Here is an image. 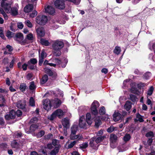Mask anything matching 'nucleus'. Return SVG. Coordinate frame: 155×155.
<instances>
[{"label":"nucleus","instance_id":"f257e3e1","mask_svg":"<svg viewBox=\"0 0 155 155\" xmlns=\"http://www.w3.org/2000/svg\"><path fill=\"white\" fill-rule=\"evenodd\" d=\"M64 113L61 109H58L55 111L50 116H48V118L50 120H52L57 116L61 118L63 116Z\"/></svg>","mask_w":155,"mask_h":155},{"label":"nucleus","instance_id":"f03ea898","mask_svg":"<svg viewBox=\"0 0 155 155\" xmlns=\"http://www.w3.org/2000/svg\"><path fill=\"white\" fill-rule=\"evenodd\" d=\"M36 22L40 25H45L48 20L47 17L45 15H40L36 18Z\"/></svg>","mask_w":155,"mask_h":155},{"label":"nucleus","instance_id":"7ed1b4c3","mask_svg":"<svg viewBox=\"0 0 155 155\" xmlns=\"http://www.w3.org/2000/svg\"><path fill=\"white\" fill-rule=\"evenodd\" d=\"M64 46V43L61 41L57 40L54 41L52 45L53 48L61 49Z\"/></svg>","mask_w":155,"mask_h":155},{"label":"nucleus","instance_id":"20e7f679","mask_svg":"<svg viewBox=\"0 0 155 155\" xmlns=\"http://www.w3.org/2000/svg\"><path fill=\"white\" fill-rule=\"evenodd\" d=\"M55 7L58 9H63L65 8V5L63 0H57L54 3Z\"/></svg>","mask_w":155,"mask_h":155},{"label":"nucleus","instance_id":"39448f33","mask_svg":"<svg viewBox=\"0 0 155 155\" xmlns=\"http://www.w3.org/2000/svg\"><path fill=\"white\" fill-rule=\"evenodd\" d=\"M2 7L7 13H10L11 4L9 3H1Z\"/></svg>","mask_w":155,"mask_h":155},{"label":"nucleus","instance_id":"423d86ee","mask_svg":"<svg viewBox=\"0 0 155 155\" xmlns=\"http://www.w3.org/2000/svg\"><path fill=\"white\" fill-rule=\"evenodd\" d=\"M43 108L46 110H49L51 108V104L50 101L48 99L43 101Z\"/></svg>","mask_w":155,"mask_h":155},{"label":"nucleus","instance_id":"0eeeda50","mask_svg":"<svg viewBox=\"0 0 155 155\" xmlns=\"http://www.w3.org/2000/svg\"><path fill=\"white\" fill-rule=\"evenodd\" d=\"M45 12L51 15H53L55 12V10L52 6L48 5L45 7Z\"/></svg>","mask_w":155,"mask_h":155},{"label":"nucleus","instance_id":"6e6552de","mask_svg":"<svg viewBox=\"0 0 155 155\" xmlns=\"http://www.w3.org/2000/svg\"><path fill=\"white\" fill-rule=\"evenodd\" d=\"M89 141V144L90 147L93 149H96L98 143L95 139V137L91 138Z\"/></svg>","mask_w":155,"mask_h":155},{"label":"nucleus","instance_id":"1a4fd4ad","mask_svg":"<svg viewBox=\"0 0 155 155\" xmlns=\"http://www.w3.org/2000/svg\"><path fill=\"white\" fill-rule=\"evenodd\" d=\"M15 112L12 110H11L8 114L5 115V118L6 120H9L10 119H14L15 116Z\"/></svg>","mask_w":155,"mask_h":155},{"label":"nucleus","instance_id":"9d476101","mask_svg":"<svg viewBox=\"0 0 155 155\" xmlns=\"http://www.w3.org/2000/svg\"><path fill=\"white\" fill-rule=\"evenodd\" d=\"M44 70L45 73L49 76H51L52 78H55L57 77V73L55 72H52L50 69L48 68H45Z\"/></svg>","mask_w":155,"mask_h":155},{"label":"nucleus","instance_id":"9b49d317","mask_svg":"<svg viewBox=\"0 0 155 155\" xmlns=\"http://www.w3.org/2000/svg\"><path fill=\"white\" fill-rule=\"evenodd\" d=\"M26 102L25 101L21 100L18 101L17 103V107L20 109H23L25 108Z\"/></svg>","mask_w":155,"mask_h":155},{"label":"nucleus","instance_id":"f8f14e48","mask_svg":"<svg viewBox=\"0 0 155 155\" xmlns=\"http://www.w3.org/2000/svg\"><path fill=\"white\" fill-rule=\"evenodd\" d=\"M121 115L118 112H115L113 115V119L115 122L119 121L120 120Z\"/></svg>","mask_w":155,"mask_h":155},{"label":"nucleus","instance_id":"ddd939ff","mask_svg":"<svg viewBox=\"0 0 155 155\" xmlns=\"http://www.w3.org/2000/svg\"><path fill=\"white\" fill-rule=\"evenodd\" d=\"M84 119V117L83 116H81L79 119V125L81 128H84L86 127V124Z\"/></svg>","mask_w":155,"mask_h":155},{"label":"nucleus","instance_id":"4468645a","mask_svg":"<svg viewBox=\"0 0 155 155\" xmlns=\"http://www.w3.org/2000/svg\"><path fill=\"white\" fill-rule=\"evenodd\" d=\"M70 139L72 140L77 139V140L78 141L80 140H82L83 139V137L82 135L81 134H74L70 135Z\"/></svg>","mask_w":155,"mask_h":155},{"label":"nucleus","instance_id":"2eb2a0df","mask_svg":"<svg viewBox=\"0 0 155 155\" xmlns=\"http://www.w3.org/2000/svg\"><path fill=\"white\" fill-rule=\"evenodd\" d=\"M36 31L38 35L40 37H43L45 34L44 28L42 27L38 28L36 30Z\"/></svg>","mask_w":155,"mask_h":155},{"label":"nucleus","instance_id":"dca6fc26","mask_svg":"<svg viewBox=\"0 0 155 155\" xmlns=\"http://www.w3.org/2000/svg\"><path fill=\"white\" fill-rule=\"evenodd\" d=\"M15 39L18 41H21L23 39V35L21 33H18L16 34L15 37H14Z\"/></svg>","mask_w":155,"mask_h":155},{"label":"nucleus","instance_id":"f3484780","mask_svg":"<svg viewBox=\"0 0 155 155\" xmlns=\"http://www.w3.org/2000/svg\"><path fill=\"white\" fill-rule=\"evenodd\" d=\"M62 124L64 127L68 128L70 126L69 120L67 118H64L62 120Z\"/></svg>","mask_w":155,"mask_h":155},{"label":"nucleus","instance_id":"a211bd4d","mask_svg":"<svg viewBox=\"0 0 155 155\" xmlns=\"http://www.w3.org/2000/svg\"><path fill=\"white\" fill-rule=\"evenodd\" d=\"M86 121L87 124L89 125L91 124L92 122V119L91 117V114L87 113L86 115Z\"/></svg>","mask_w":155,"mask_h":155},{"label":"nucleus","instance_id":"6ab92c4d","mask_svg":"<svg viewBox=\"0 0 155 155\" xmlns=\"http://www.w3.org/2000/svg\"><path fill=\"white\" fill-rule=\"evenodd\" d=\"M53 103L54 107L57 108L60 106L61 102V101L58 98H55L53 101Z\"/></svg>","mask_w":155,"mask_h":155},{"label":"nucleus","instance_id":"aec40b11","mask_svg":"<svg viewBox=\"0 0 155 155\" xmlns=\"http://www.w3.org/2000/svg\"><path fill=\"white\" fill-rule=\"evenodd\" d=\"M131 106L132 103L129 101H127L124 106V108L127 111H128L131 109Z\"/></svg>","mask_w":155,"mask_h":155},{"label":"nucleus","instance_id":"412c9836","mask_svg":"<svg viewBox=\"0 0 155 155\" xmlns=\"http://www.w3.org/2000/svg\"><path fill=\"white\" fill-rule=\"evenodd\" d=\"M33 8V6L31 4H28L24 8V11L26 13L31 12Z\"/></svg>","mask_w":155,"mask_h":155},{"label":"nucleus","instance_id":"4be33fe9","mask_svg":"<svg viewBox=\"0 0 155 155\" xmlns=\"http://www.w3.org/2000/svg\"><path fill=\"white\" fill-rule=\"evenodd\" d=\"M78 130V127L77 125H73L71 127V134L70 135L76 134V132Z\"/></svg>","mask_w":155,"mask_h":155},{"label":"nucleus","instance_id":"5701e85b","mask_svg":"<svg viewBox=\"0 0 155 155\" xmlns=\"http://www.w3.org/2000/svg\"><path fill=\"white\" fill-rule=\"evenodd\" d=\"M52 52L53 54L56 56H59L61 54V49L58 48H53Z\"/></svg>","mask_w":155,"mask_h":155},{"label":"nucleus","instance_id":"b1692460","mask_svg":"<svg viewBox=\"0 0 155 155\" xmlns=\"http://www.w3.org/2000/svg\"><path fill=\"white\" fill-rule=\"evenodd\" d=\"M60 146L58 147H55L54 149L52 150L50 153V155H56L59 152Z\"/></svg>","mask_w":155,"mask_h":155},{"label":"nucleus","instance_id":"393cba45","mask_svg":"<svg viewBox=\"0 0 155 155\" xmlns=\"http://www.w3.org/2000/svg\"><path fill=\"white\" fill-rule=\"evenodd\" d=\"M39 126L38 124H33L30 127V131L32 132L37 129Z\"/></svg>","mask_w":155,"mask_h":155},{"label":"nucleus","instance_id":"a878e982","mask_svg":"<svg viewBox=\"0 0 155 155\" xmlns=\"http://www.w3.org/2000/svg\"><path fill=\"white\" fill-rule=\"evenodd\" d=\"M106 137L104 135L102 136H99L98 137H95V139L96 141V142L98 144V143L101 142L103 140H104V139L106 138Z\"/></svg>","mask_w":155,"mask_h":155},{"label":"nucleus","instance_id":"bb28decb","mask_svg":"<svg viewBox=\"0 0 155 155\" xmlns=\"http://www.w3.org/2000/svg\"><path fill=\"white\" fill-rule=\"evenodd\" d=\"M48 80V77L46 74L44 75L41 79L40 82L41 84H45Z\"/></svg>","mask_w":155,"mask_h":155},{"label":"nucleus","instance_id":"cd10ccee","mask_svg":"<svg viewBox=\"0 0 155 155\" xmlns=\"http://www.w3.org/2000/svg\"><path fill=\"white\" fill-rule=\"evenodd\" d=\"M117 139V137L116 135L111 134L110 135V142L113 143L116 142Z\"/></svg>","mask_w":155,"mask_h":155},{"label":"nucleus","instance_id":"c85d7f7f","mask_svg":"<svg viewBox=\"0 0 155 155\" xmlns=\"http://www.w3.org/2000/svg\"><path fill=\"white\" fill-rule=\"evenodd\" d=\"M12 14L14 15H18V9L16 7H13L11 8V12Z\"/></svg>","mask_w":155,"mask_h":155},{"label":"nucleus","instance_id":"c756f323","mask_svg":"<svg viewBox=\"0 0 155 155\" xmlns=\"http://www.w3.org/2000/svg\"><path fill=\"white\" fill-rule=\"evenodd\" d=\"M120 51V48L118 46H116L114 50V52L117 55H118Z\"/></svg>","mask_w":155,"mask_h":155},{"label":"nucleus","instance_id":"7c9ffc66","mask_svg":"<svg viewBox=\"0 0 155 155\" xmlns=\"http://www.w3.org/2000/svg\"><path fill=\"white\" fill-rule=\"evenodd\" d=\"M153 90L154 88L152 86L150 87L147 91V95L151 96L152 94Z\"/></svg>","mask_w":155,"mask_h":155},{"label":"nucleus","instance_id":"2f4dec72","mask_svg":"<svg viewBox=\"0 0 155 155\" xmlns=\"http://www.w3.org/2000/svg\"><path fill=\"white\" fill-rule=\"evenodd\" d=\"M11 146L12 147L16 148L18 147V144L15 140H13L11 143Z\"/></svg>","mask_w":155,"mask_h":155},{"label":"nucleus","instance_id":"473e14b6","mask_svg":"<svg viewBox=\"0 0 155 155\" xmlns=\"http://www.w3.org/2000/svg\"><path fill=\"white\" fill-rule=\"evenodd\" d=\"M88 146V144L87 142L83 143L80 145L79 148L81 149H85Z\"/></svg>","mask_w":155,"mask_h":155},{"label":"nucleus","instance_id":"72a5a7b5","mask_svg":"<svg viewBox=\"0 0 155 155\" xmlns=\"http://www.w3.org/2000/svg\"><path fill=\"white\" fill-rule=\"evenodd\" d=\"M22 135V133L20 132H15L13 135V137L15 138H19Z\"/></svg>","mask_w":155,"mask_h":155},{"label":"nucleus","instance_id":"f704fd0d","mask_svg":"<svg viewBox=\"0 0 155 155\" xmlns=\"http://www.w3.org/2000/svg\"><path fill=\"white\" fill-rule=\"evenodd\" d=\"M131 136L129 134H126L123 138V140L125 142L128 141L130 139Z\"/></svg>","mask_w":155,"mask_h":155},{"label":"nucleus","instance_id":"c9c22d12","mask_svg":"<svg viewBox=\"0 0 155 155\" xmlns=\"http://www.w3.org/2000/svg\"><path fill=\"white\" fill-rule=\"evenodd\" d=\"M136 117L138 119L137 120V121H138L140 122H143L144 120L143 119L142 116L139 113L137 114Z\"/></svg>","mask_w":155,"mask_h":155},{"label":"nucleus","instance_id":"e433bc0d","mask_svg":"<svg viewBox=\"0 0 155 155\" xmlns=\"http://www.w3.org/2000/svg\"><path fill=\"white\" fill-rule=\"evenodd\" d=\"M41 44L45 46H47L49 45V43L48 41L45 40L43 39H41Z\"/></svg>","mask_w":155,"mask_h":155},{"label":"nucleus","instance_id":"4c0bfd02","mask_svg":"<svg viewBox=\"0 0 155 155\" xmlns=\"http://www.w3.org/2000/svg\"><path fill=\"white\" fill-rule=\"evenodd\" d=\"M26 84L24 83H22L20 85V90L22 91H24L26 88Z\"/></svg>","mask_w":155,"mask_h":155},{"label":"nucleus","instance_id":"58836bf2","mask_svg":"<svg viewBox=\"0 0 155 155\" xmlns=\"http://www.w3.org/2000/svg\"><path fill=\"white\" fill-rule=\"evenodd\" d=\"M77 142V140H74L73 141L68 145V149L72 148L74 146V145H75Z\"/></svg>","mask_w":155,"mask_h":155},{"label":"nucleus","instance_id":"ea45409f","mask_svg":"<svg viewBox=\"0 0 155 155\" xmlns=\"http://www.w3.org/2000/svg\"><path fill=\"white\" fill-rule=\"evenodd\" d=\"M14 34V33L11 31H8L7 32L6 36L9 38L12 37Z\"/></svg>","mask_w":155,"mask_h":155},{"label":"nucleus","instance_id":"a19ab883","mask_svg":"<svg viewBox=\"0 0 155 155\" xmlns=\"http://www.w3.org/2000/svg\"><path fill=\"white\" fill-rule=\"evenodd\" d=\"M99 113L101 115H103L105 113V108L104 107H102L100 109Z\"/></svg>","mask_w":155,"mask_h":155},{"label":"nucleus","instance_id":"79ce46f5","mask_svg":"<svg viewBox=\"0 0 155 155\" xmlns=\"http://www.w3.org/2000/svg\"><path fill=\"white\" fill-rule=\"evenodd\" d=\"M29 104L31 106H35V102L33 98L31 97L29 100Z\"/></svg>","mask_w":155,"mask_h":155},{"label":"nucleus","instance_id":"37998d69","mask_svg":"<svg viewBox=\"0 0 155 155\" xmlns=\"http://www.w3.org/2000/svg\"><path fill=\"white\" fill-rule=\"evenodd\" d=\"M25 24L28 27L31 28L32 25L30 21L29 20H27L25 21Z\"/></svg>","mask_w":155,"mask_h":155},{"label":"nucleus","instance_id":"c03bdc74","mask_svg":"<svg viewBox=\"0 0 155 155\" xmlns=\"http://www.w3.org/2000/svg\"><path fill=\"white\" fill-rule=\"evenodd\" d=\"M35 86L34 84V81H32L30 83L29 88L31 90L35 89Z\"/></svg>","mask_w":155,"mask_h":155},{"label":"nucleus","instance_id":"a18cd8bd","mask_svg":"<svg viewBox=\"0 0 155 155\" xmlns=\"http://www.w3.org/2000/svg\"><path fill=\"white\" fill-rule=\"evenodd\" d=\"M151 76V74L150 72H147L144 75H143V78L146 79H149V78Z\"/></svg>","mask_w":155,"mask_h":155},{"label":"nucleus","instance_id":"49530a36","mask_svg":"<svg viewBox=\"0 0 155 155\" xmlns=\"http://www.w3.org/2000/svg\"><path fill=\"white\" fill-rule=\"evenodd\" d=\"M45 134V131L43 130H41L37 134L38 137H41L43 136Z\"/></svg>","mask_w":155,"mask_h":155},{"label":"nucleus","instance_id":"de8ad7c7","mask_svg":"<svg viewBox=\"0 0 155 155\" xmlns=\"http://www.w3.org/2000/svg\"><path fill=\"white\" fill-rule=\"evenodd\" d=\"M95 126L98 127L101 124V121L99 119H98L95 120Z\"/></svg>","mask_w":155,"mask_h":155},{"label":"nucleus","instance_id":"09e8293b","mask_svg":"<svg viewBox=\"0 0 155 155\" xmlns=\"http://www.w3.org/2000/svg\"><path fill=\"white\" fill-rule=\"evenodd\" d=\"M98 104V102L97 101H94L92 104L91 108H97V106Z\"/></svg>","mask_w":155,"mask_h":155},{"label":"nucleus","instance_id":"8fccbe9b","mask_svg":"<svg viewBox=\"0 0 155 155\" xmlns=\"http://www.w3.org/2000/svg\"><path fill=\"white\" fill-rule=\"evenodd\" d=\"M130 98L132 101L134 102L136 100L137 98L135 95L131 94L130 95Z\"/></svg>","mask_w":155,"mask_h":155},{"label":"nucleus","instance_id":"3c124183","mask_svg":"<svg viewBox=\"0 0 155 155\" xmlns=\"http://www.w3.org/2000/svg\"><path fill=\"white\" fill-rule=\"evenodd\" d=\"M146 136L147 137L152 138L153 136V134L152 132L150 131L146 134Z\"/></svg>","mask_w":155,"mask_h":155},{"label":"nucleus","instance_id":"603ef678","mask_svg":"<svg viewBox=\"0 0 155 155\" xmlns=\"http://www.w3.org/2000/svg\"><path fill=\"white\" fill-rule=\"evenodd\" d=\"M91 111L92 113L94 115H97L98 114L97 108H91Z\"/></svg>","mask_w":155,"mask_h":155},{"label":"nucleus","instance_id":"864d4df0","mask_svg":"<svg viewBox=\"0 0 155 155\" xmlns=\"http://www.w3.org/2000/svg\"><path fill=\"white\" fill-rule=\"evenodd\" d=\"M0 37L2 38H4L5 37L3 28L2 27H0Z\"/></svg>","mask_w":155,"mask_h":155},{"label":"nucleus","instance_id":"5fc2aeb1","mask_svg":"<svg viewBox=\"0 0 155 155\" xmlns=\"http://www.w3.org/2000/svg\"><path fill=\"white\" fill-rule=\"evenodd\" d=\"M46 56V54L45 52L43 51H42L40 55H39V57L40 58H44Z\"/></svg>","mask_w":155,"mask_h":155},{"label":"nucleus","instance_id":"6e6d98bb","mask_svg":"<svg viewBox=\"0 0 155 155\" xmlns=\"http://www.w3.org/2000/svg\"><path fill=\"white\" fill-rule=\"evenodd\" d=\"M16 115L18 117H20L22 114V113L21 111L20 110H18L15 112Z\"/></svg>","mask_w":155,"mask_h":155},{"label":"nucleus","instance_id":"4d7b16f0","mask_svg":"<svg viewBox=\"0 0 155 155\" xmlns=\"http://www.w3.org/2000/svg\"><path fill=\"white\" fill-rule=\"evenodd\" d=\"M37 14V12L36 11H33L30 14V16L32 18H34L36 16Z\"/></svg>","mask_w":155,"mask_h":155},{"label":"nucleus","instance_id":"13d9d810","mask_svg":"<svg viewBox=\"0 0 155 155\" xmlns=\"http://www.w3.org/2000/svg\"><path fill=\"white\" fill-rule=\"evenodd\" d=\"M27 39L29 40H32L33 39V35L31 33H30L27 36Z\"/></svg>","mask_w":155,"mask_h":155},{"label":"nucleus","instance_id":"bf43d9fd","mask_svg":"<svg viewBox=\"0 0 155 155\" xmlns=\"http://www.w3.org/2000/svg\"><path fill=\"white\" fill-rule=\"evenodd\" d=\"M38 120V119L36 117L32 118L30 120V123H34L37 122Z\"/></svg>","mask_w":155,"mask_h":155},{"label":"nucleus","instance_id":"052dcab7","mask_svg":"<svg viewBox=\"0 0 155 155\" xmlns=\"http://www.w3.org/2000/svg\"><path fill=\"white\" fill-rule=\"evenodd\" d=\"M17 26L19 29H21L23 28L24 25L21 22H20L17 24Z\"/></svg>","mask_w":155,"mask_h":155},{"label":"nucleus","instance_id":"680f3d73","mask_svg":"<svg viewBox=\"0 0 155 155\" xmlns=\"http://www.w3.org/2000/svg\"><path fill=\"white\" fill-rule=\"evenodd\" d=\"M30 61L31 64H35L37 62V60L35 58H32L30 60Z\"/></svg>","mask_w":155,"mask_h":155},{"label":"nucleus","instance_id":"e2e57ef3","mask_svg":"<svg viewBox=\"0 0 155 155\" xmlns=\"http://www.w3.org/2000/svg\"><path fill=\"white\" fill-rule=\"evenodd\" d=\"M54 60V62L56 63L57 65H60L61 63V60L58 58H55Z\"/></svg>","mask_w":155,"mask_h":155},{"label":"nucleus","instance_id":"0e129e2a","mask_svg":"<svg viewBox=\"0 0 155 155\" xmlns=\"http://www.w3.org/2000/svg\"><path fill=\"white\" fill-rule=\"evenodd\" d=\"M45 138L46 139H49L52 137V135L51 134H48L45 136Z\"/></svg>","mask_w":155,"mask_h":155},{"label":"nucleus","instance_id":"69168bd1","mask_svg":"<svg viewBox=\"0 0 155 155\" xmlns=\"http://www.w3.org/2000/svg\"><path fill=\"white\" fill-rule=\"evenodd\" d=\"M8 62V60L7 58H4L3 60V63L4 64H6Z\"/></svg>","mask_w":155,"mask_h":155},{"label":"nucleus","instance_id":"338daca9","mask_svg":"<svg viewBox=\"0 0 155 155\" xmlns=\"http://www.w3.org/2000/svg\"><path fill=\"white\" fill-rule=\"evenodd\" d=\"M114 130V128L113 127H110L109 128H108L107 129V131L108 132H111Z\"/></svg>","mask_w":155,"mask_h":155},{"label":"nucleus","instance_id":"774afa93","mask_svg":"<svg viewBox=\"0 0 155 155\" xmlns=\"http://www.w3.org/2000/svg\"><path fill=\"white\" fill-rule=\"evenodd\" d=\"M103 134V130H101L97 133V136L100 137Z\"/></svg>","mask_w":155,"mask_h":155}]
</instances>
